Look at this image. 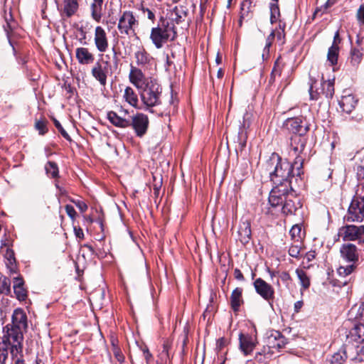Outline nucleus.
Returning a JSON list of instances; mask_svg holds the SVG:
<instances>
[{
    "instance_id": "nucleus-1",
    "label": "nucleus",
    "mask_w": 364,
    "mask_h": 364,
    "mask_svg": "<svg viewBox=\"0 0 364 364\" xmlns=\"http://www.w3.org/2000/svg\"><path fill=\"white\" fill-rule=\"evenodd\" d=\"M265 166L274 185L269 193V203L277 205L282 201V195L287 193V188L292 187L293 180L296 182L298 178H301V174L297 175L296 166L294 163L282 160L276 153L271 155Z\"/></svg>"
},
{
    "instance_id": "nucleus-2",
    "label": "nucleus",
    "mask_w": 364,
    "mask_h": 364,
    "mask_svg": "<svg viewBox=\"0 0 364 364\" xmlns=\"http://www.w3.org/2000/svg\"><path fill=\"white\" fill-rule=\"evenodd\" d=\"M27 320H11L4 328V334L0 338V364H4L10 348L12 357L22 353L23 339L21 328H26Z\"/></svg>"
},
{
    "instance_id": "nucleus-3",
    "label": "nucleus",
    "mask_w": 364,
    "mask_h": 364,
    "mask_svg": "<svg viewBox=\"0 0 364 364\" xmlns=\"http://www.w3.org/2000/svg\"><path fill=\"white\" fill-rule=\"evenodd\" d=\"M262 349L255 354V358L259 363L264 362L265 358H270L274 353L279 352L287 345L286 338L279 331L267 330L263 336Z\"/></svg>"
},
{
    "instance_id": "nucleus-4",
    "label": "nucleus",
    "mask_w": 364,
    "mask_h": 364,
    "mask_svg": "<svg viewBox=\"0 0 364 364\" xmlns=\"http://www.w3.org/2000/svg\"><path fill=\"white\" fill-rule=\"evenodd\" d=\"M176 37L174 26L164 17L160 18L157 26L152 28L150 33V38L158 49L161 48L168 40L173 41Z\"/></svg>"
},
{
    "instance_id": "nucleus-5",
    "label": "nucleus",
    "mask_w": 364,
    "mask_h": 364,
    "mask_svg": "<svg viewBox=\"0 0 364 364\" xmlns=\"http://www.w3.org/2000/svg\"><path fill=\"white\" fill-rule=\"evenodd\" d=\"M140 97L145 109L152 112V107L161 104L162 87L156 80L149 82L145 87L139 90Z\"/></svg>"
},
{
    "instance_id": "nucleus-6",
    "label": "nucleus",
    "mask_w": 364,
    "mask_h": 364,
    "mask_svg": "<svg viewBox=\"0 0 364 364\" xmlns=\"http://www.w3.org/2000/svg\"><path fill=\"white\" fill-rule=\"evenodd\" d=\"M344 220L351 223H361L364 220V196L358 191L351 199Z\"/></svg>"
},
{
    "instance_id": "nucleus-7",
    "label": "nucleus",
    "mask_w": 364,
    "mask_h": 364,
    "mask_svg": "<svg viewBox=\"0 0 364 364\" xmlns=\"http://www.w3.org/2000/svg\"><path fill=\"white\" fill-rule=\"evenodd\" d=\"M287 192L281 197L282 201L279 204L272 205L271 203L269 204L273 208L282 205V211L286 215H294L296 210L301 207L300 200L296 196L292 187L287 188Z\"/></svg>"
},
{
    "instance_id": "nucleus-8",
    "label": "nucleus",
    "mask_w": 364,
    "mask_h": 364,
    "mask_svg": "<svg viewBox=\"0 0 364 364\" xmlns=\"http://www.w3.org/2000/svg\"><path fill=\"white\" fill-rule=\"evenodd\" d=\"M304 136L301 134L293 135L290 139L289 153L290 156L295 157L294 164L296 166L298 176L302 173L304 159L301 156V154H302L306 144V139Z\"/></svg>"
},
{
    "instance_id": "nucleus-9",
    "label": "nucleus",
    "mask_w": 364,
    "mask_h": 364,
    "mask_svg": "<svg viewBox=\"0 0 364 364\" xmlns=\"http://www.w3.org/2000/svg\"><path fill=\"white\" fill-rule=\"evenodd\" d=\"M139 22L132 11H125L119 16L117 28L122 36H129L135 34V28Z\"/></svg>"
},
{
    "instance_id": "nucleus-10",
    "label": "nucleus",
    "mask_w": 364,
    "mask_h": 364,
    "mask_svg": "<svg viewBox=\"0 0 364 364\" xmlns=\"http://www.w3.org/2000/svg\"><path fill=\"white\" fill-rule=\"evenodd\" d=\"M339 235L343 241H357L359 244H364V225H344L339 229Z\"/></svg>"
},
{
    "instance_id": "nucleus-11",
    "label": "nucleus",
    "mask_w": 364,
    "mask_h": 364,
    "mask_svg": "<svg viewBox=\"0 0 364 364\" xmlns=\"http://www.w3.org/2000/svg\"><path fill=\"white\" fill-rule=\"evenodd\" d=\"M287 129L294 135H305L309 130V124L306 119L302 116L288 118L284 123Z\"/></svg>"
},
{
    "instance_id": "nucleus-12",
    "label": "nucleus",
    "mask_w": 364,
    "mask_h": 364,
    "mask_svg": "<svg viewBox=\"0 0 364 364\" xmlns=\"http://www.w3.org/2000/svg\"><path fill=\"white\" fill-rule=\"evenodd\" d=\"M149 124V117L144 113H136L133 115L132 119L129 120V127L133 128L136 136L138 137H142L146 134Z\"/></svg>"
},
{
    "instance_id": "nucleus-13",
    "label": "nucleus",
    "mask_w": 364,
    "mask_h": 364,
    "mask_svg": "<svg viewBox=\"0 0 364 364\" xmlns=\"http://www.w3.org/2000/svg\"><path fill=\"white\" fill-rule=\"evenodd\" d=\"M130 82L134 85L139 90L145 87L149 82L155 80L151 77H146L141 69L131 65L130 72L129 74Z\"/></svg>"
},
{
    "instance_id": "nucleus-14",
    "label": "nucleus",
    "mask_w": 364,
    "mask_h": 364,
    "mask_svg": "<svg viewBox=\"0 0 364 364\" xmlns=\"http://www.w3.org/2000/svg\"><path fill=\"white\" fill-rule=\"evenodd\" d=\"M255 291L264 300L269 301L274 297V288L262 278H257L253 283Z\"/></svg>"
},
{
    "instance_id": "nucleus-15",
    "label": "nucleus",
    "mask_w": 364,
    "mask_h": 364,
    "mask_svg": "<svg viewBox=\"0 0 364 364\" xmlns=\"http://www.w3.org/2000/svg\"><path fill=\"white\" fill-rule=\"evenodd\" d=\"M341 257L346 262L357 264L359 252L357 246L352 243L343 244L340 248Z\"/></svg>"
},
{
    "instance_id": "nucleus-16",
    "label": "nucleus",
    "mask_w": 364,
    "mask_h": 364,
    "mask_svg": "<svg viewBox=\"0 0 364 364\" xmlns=\"http://www.w3.org/2000/svg\"><path fill=\"white\" fill-rule=\"evenodd\" d=\"M94 42L97 50L100 53H105L109 48V40L105 30L100 26L95 29Z\"/></svg>"
},
{
    "instance_id": "nucleus-17",
    "label": "nucleus",
    "mask_w": 364,
    "mask_h": 364,
    "mask_svg": "<svg viewBox=\"0 0 364 364\" xmlns=\"http://www.w3.org/2000/svg\"><path fill=\"white\" fill-rule=\"evenodd\" d=\"M103 63L105 64L104 66L102 64L97 63L92 69V75L102 86H105L107 84L109 63L105 61Z\"/></svg>"
},
{
    "instance_id": "nucleus-18",
    "label": "nucleus",
    "mask_w": 364,
    "mask_h": 364,
    "mask_svg": "<svg viewBox=\"0 0 364 364\" xmlns=\"http://www.w3.org/2000/svg\"><path fill=\"white\" fill-rule=\"evenodd\" d=\"M239 343L240 349L245 355L250 354L256 346V343L252 336L242 333L239 335Z\"/></svg>"
},
{
    "instance_id": "nucleus-19",
    "label": "nucleus",
    "mask_w": 364,
    "mask_h": 364,
    "mask_svg": "<svg viewBox=\"0 0 364 364\" xmlns=\"http://www.w3.org/2000/svg\"><path fill=\"white\" fill-rule=\"evenodd\" d=\"M75 56L81 65H89L94 62L95 56L88 48L80 47L75 50Z\"/></svg>"
},
{
    "instance_id": "nucleus-20",
    "label": "nucleus",
    "mask_w": 364,
    "mask_h": 364,
    "mask_svg": "<svg viewBox=\"0 0 364 364\" xmlns=\"http://www.w3.org/2000/svg\"><path fill=\"white\" fill-rule=\"evenodd\" d=\"M239 240L243 245L248 243L251 239V225L248 220L240 223L238 229Z\"/></svg>"
},
{
    "instance_id": "nucleus-21",
    "label": "nucleus",
    "mask_w": 364,
    "mask_h": 364,
    "mask_svg": "<svg viewBox=\"0 0 364 364\" xmlns=\"http://www.w3.org/2000/svg\"><path fill=\"white\" fill-rule=\"evenodd\" d=\"M188 14V9L185 6L178 5L176 6L170 13V18L172 21H175L177 24L185 21Z\"/></svg>"
},
{
    "instance_id": "nucleus-22",
    "label": "nucleus",
    "mask_w": 364,
    "mask_h": 364,
    "mask_svg": "<svg viewBox=\"0 0 364 364\" xmlns=\"http://www.w3.org/2000/svg\"><path fill=\"white\" fill-rule=\"evenodd\" d=\"M357 100L354 95H348L343 96L339 101V105L342 110L348 114H350L355 107Z\"/></svg>"
},
{
    "instance_id": "nucleus-23",
    "label": "nucleus",
    "mask_w": 364,
    "mask_h": 364,
    "mask_svg": "<svg viewBox=\"0 0 364 364\" xmlns=\"http://www.w3.org/2000/svg\"><path fill=\"white\" fill-rule=\"evenodd\" d=\"M107 119L111 124L119 128L129 127V120L119 116L115 112H107Z\"/></svg>"
},
{
    "instance_id": "nucleus-24",
    "label": "nucleus",
    "mask_w": 364,
    "mask_h": 364,
    "mask_svg": "<svg viewBox=\"0 0 364 364\" xmlns=\"http://www.w3.org/2000/svg\"><path fill=\"white\" fill-rule=\"evenodd\" d=\"M79 9L78 0H63V14L68 18L75 15Z\"/></svg>"
},
{
    "instance_id": "nucleus-25",
    "label": "nucleus",
    "mask_w": 364,
    "mask_h": 364,
    "mask_svg": "<svg viewBox=\"0 0 364 364\" xmlns=\"http://www.w3.org/2000/svg\"><path fill=\"white\" fill-rule=\"evenodd\" d=\"M123 98L129 105L134 108L139 109L138 95L135 91L130 87H127L124 90Z\"/></svg>"
},
{
    "instance_id": "nucleus-26",
    "label": "nucleus",
    "mask_w": 364,
    "mask_h": 364,
    "mask_svg": "<svg viewBox=\"0 0 364 364\" xmlns=\"http://www.w3.org/2000/svg\"><path fill=\"white\" fill-rule=\"evenodd\" d=\"M242 289L240 287L235 288L230 296V304L232 309L237 311L242 304H243L242 299Z\"/></svg>"
},
{
    "instance_id": "nucleus-27",
    "label": "nucleus",
    "mask_w": 364,
    "mask_h": 364,
    "mask_svg": "<svg viewBox=\"0 0 364 364\" xmlns=\"http://www.w3.org/2000/svg\"><path fill=\"white\" fill-rule=\"evenodd\" d=\"M311 84L309 90L310 99L312 100H318L324 96L322 93V87H318V82L316 80L310 78Z\"/></svg>"
},
{
    "instance_id": "nucleus-28",
    "label": "nucleus",
    "mask_w": 364,
    "mask_h": 364,
    "mask_svg": "<svg viewBox=\"0 0 364 364\" xmlns=\"http://www.w3.org/2000/svg\"><path fill=\"white\" fill-rule=\"evenodd\" d=\"M4 257L6 259V266L9 274H13L17 273V267L14 252L11 250H7Z\"/></svg>"
},
{
    "instance_id": "nucleus-29",
    "label": "nucleus",
    "mask_w": 364,
    "mask_h": 364,
    "mask_svg": "<svg viewBox=\"0 0 364 364\" xmlns=\"http://www.w3.org/2000/svg\"><path fill=\"white\" fill-rule=\"evenodd\" d=\"M255 6V0H244L241 4L240 21L248 18L253 12Z\"/></svg>"
},
{
    "instance_id": "nucleus-30",
    "label": "nucleus",
    "mask_w": 364,
    "mask_h": 364,
    "mask_svg": "<svg viewBox=\"0 0 364 364\" xmlns=\"http://www.w3.org/2000/svg\"><path fill=\"white\" fill-rule=\"evenodd\" d=\"M320 85L324 97L327 99L332 98L334 95V80H323Z\"/></svg>"
},
{
    "instance_id": "nucleus-31",
    "label": "nucleus",
    "mask_w": 364,
    "mask_h": 364,
    "mask_svg": "<svg viewBox=\"0 0 364 364\" xmlns=\"http://www.w3.org/2000/svg\"><path fill=\"white\" fill-rule=\"evenodd\" d=\"M103 0H93L91 4V14L92 17L97 22H100L102 18V8Z\"/></svg>"
},
{
    "instance_id": "nucleus-32",
    "label": "nucleus",
    "mask_w": 364,
    "mask_h": 364,
    "mask_svg": "<svg viewBox=\"0 0 364 364\" xmlns=\"http://www.w3.org/2000/svg\"><path fill=\"white\" fill-rule=\"evenodd\" d=\"M339 54V47L338 45H332L328 50L327 54V60L330 63L331 65L335 66L337 65L338 58Z\"/></svg>"
},
{
    "instance_id": "nucleus-33",
    "label": "nucleus",
    "mask_w": 364,
    "mask_h": 364,
    "mask_svg": "<svg viewBox=\"0 0 364 364\" xmlns=\"http://www.w3.org/2000/svg\"><path fill=\"white\" fill-rule=\"evenodd\" d=\"M246 125L249 127V123L247 124L246 119L244 117L242 125L240 127V130L237 136V142L240 147V149H243L246 146L247 133L245 131Z\"/></svg>"
},
{
    "instance_id": "nucleus-34",
    "label": "nucleus",
    "mask_w": 364,
    "mask_h": 364,
    "mask_svg": "<svg viewBox=\"0 0 364 364\" xmlns=\"http://www.w3.org/2000/svg\"><path fill=\"white\" fill-rule=\"evenodd\" d=\"M350 318H364V302L354 305L349 311Z\"/></svg>"
},
{
    "instance_id": "nucleus-35",
    "label": "nucleus",
    "mask_w": 364,
    "mask_h": 364,
    "mask_svg": "<svg viewBox=\"0 0 364 364\" xmlns=\"http://www.w3.org/2000/svg\"><path fill=\"white\" fill-rule=\"evenodd\" d=\"M11 293V280L0 273V294L9 295Z\"/></svg>"
},
{
    "instance_id": "nucleus-36",
    "label": "nucleus",
    "mask_w": 364,
    "mask_h": 364,
    "mask_svg": "<svg viewBox=\"0 0 364 364\" xmlns=\"http://www.w3.org/2000/svg\"><path fill=\"white\" fill-rule=\"evenodd\" d=\"M138 65H144L149 63L150 57L144 49H140L134 54Z\"/></svg>"
},
{
    "instance_id": "nucleus-37",
    "label": "nucleus",
    "mask_w": 364,
    "mask_h": 364,
    "mask_svg": "<svg viewBox=\"0 0 364 364\" xmlns=\"http://www.w3.org/2000/svg\"><path fill=\"white\" fill-rule=\"evenodd\" d=\"M45 170L46 174L51 178H55L58 176V166L54 161H48L45 165Z\"/></svg>"
},
{
    "instance_id": "nucleus-38",
    "label": "nucleus",
    "mask_w": 364,
    "mask_h": 364,
    "mask_svg": "<svg viewBox=\"0 0 364 364\" xmlns=\"http://www.w3.org/2000/svg\"><path fill=\"white\" fill-rule=\"evenodd\" d=\"M296 274L303 289H308L310 287V279L306 272L301 269H296Z\"/></svg>"
},
{
    "instance_id": "nucleus-39",
    "label": "nucleus",
    "mask_w": 364,
    "mask_h": 364,
    "mask_svg": "<svg viewBox=\"0 0 364 364\" xmlns=\"http://www.w3.org/2000/svg\"><path fill=\"white\" fill-rule=\"evenodd\" d=\"M356 267L357 264L353 263H351L350 264L346 266H340L337 269V273L340 277H346L350 275L352 272H353Z\"/></svg>"
},
{
    "instance_id": "nucleus-40",
    "label": "nucleus",
    "mask_w": 364,
    "mask_h": 364,
    "mask_svg": "<svg viewBox=\"0 0 364 364\" xmlns=\"http://www.w3.org/2000/svg\"><path fill=\"white\" fill-rule=\"evenodd\" d=\"M346 359V353L344 351H339L331 356L329 363L330 364H343Z\"/></svg>"
},
{
    "instance_id": "nucleus-41",
    "label": "nucleus",
    "mask_w": 364,
    "mask_h": 364,
    "mask_svg": "<svg viewBox=\"0 0 364 364\" xmlns=\"http://www.w3.org/2000/svg\"><path fill=\"white\" fill-rule=\"evenodd\" d=\"M270 9V22L272 24L279 21L280 17V10L278 4L271 3Z\"/></svg>"
},
{
    "instance_id": "nucleus-42",
    "label": "nucleus",
    "mask_w": 364,
    "mask_h": 364,
    "mask_svg": "<svg viewBox=\"0 0 364 364\" xmlns=\"http://www.w3.org/2000/svg\"><path fill=\"white\" fill-rule=\"evenodd\" d=\"M356 177L358 184L364 190V158L361 160L360 164L356 168Z\"/></svg>"
},
{
    "instance_id": "nucleus-43",
    "label": "nucleus",
    "mask_w": 364,
    "mask_h": 364,
    "mask_svg": "<svg viewBox=\"0 0 364 364\" xmlns=\"http://www.w3.org/2000/svg\"><path fill=\"white\" fill-rule=\"evenodd\" d=\"M275 38V33L274 31L271 32V33L267 36L266 40V43L264 48L263 49L262 58L266 59L269 56V48L272 46L274 39Z\"/></svg>"
},
{
    "instance_id": "nucleus-44",
    "label": "nucleus",
    "mask_w": 364,
    "mask_h": 364,
    "mask_svg": "<svg viewBox=\"0 0 364 364\" xmlns=\"http://www.w3.org/2000/svg\"><path fill=\"white\" fill-rule=\"evenodd\" d=\"M301 228L299 225H295L292 226L289 231V234L291 235V239L294 241V242L301 243Z\"/></svg>"
},
{
    "instance_id": "nucleus-45",
    "label": "nucleus",
    "mask_w": 364,
    "mask_h": 364,
    "mask_svg": "<svg viewBox=\"0 0 364 364\" xmlns=\"http://www.w3.org/2000/svg\"><path fill=\"white\" fill-rule=\"evenodd\" d=\"M363 54L358 48L351 50L350 53V63L353 66H357L361 62Z\"/></svg>"
},
{
    "instance_id": "nucleus-46",
    "label": "nucleus",
    "mask_w": 364,
    "mask_h": 364,
    "mask_svg": "<svg viewBox=\"0 0 364 364\" xmlns=\"http://www.w3.org/2000/svg\"><path fill=\"white\" fill-rule=\"evenodd\" d=\"M279 60H276L274 63V68L272 70L270 78H269V82L272 83L276 80V78L277 77H280L282 74V68H280L279 65Z\"/></svg>"
},
{
    "instance_id": "nucleus-47",
    "label": "nucleus",
    "mask_w": 364,
    "mask_h": 364,
    "mask_svg": "<svg viewBox=\"0 0 364 364\" xmlns=\"http://www.w3.org/2000/svg\"><path fill=\"white\" fill-rule=\"evenodd\" d=\"M351 333L358 336V338L364 341V324H355L353 328L352 329Z\"/></svg>"
},
{
    "instance_id": "nucleus-48",
    "label": "nucleus",
    "mask_w": 364,
    "mask_h": 364,
    "mask_svg": "<svg viewBox=\"0 0 364 364\" xmlns=\"http://www.w3.org/2000/svg\"><path fill=\"white\" fill-rule=\"evenodd\" d=\"M301 250V242H294V244H292L289 249V255L292 257L297 258L300 255Z\"/></svg>"
},
{
    "instance_id": "nucleus-49",
    "label": "nucleus",
    "mask_w": 364,
    "mask_h": 364,
    "mask_svg": "<svg viewBox=\"0 0 364 364\" xmlns=\"http://www.w3.org/2000/svg\"><path fill=\"white\" fill-rule=\"evenodd\" d=\"M14 294H16V297L19 301H25L27 296L26 290L24 288V286L21 287H18L16 289H14Z\"/></svg>"
},
{
    "instance_id": "nucleus-50",
    "label": "nucleus",
    "mask_w": 364,
    "mask_h": 364,
    "mask_svg": "<svg viewBox=\"0 0 364 364\" xmlns=\"http://www.w3.org/2000/svg\"><path fill=\"white\" fill-rule=\"evenodd\" d=\"M54 124L55 127L58 129V131L60 132L62 136L67 139L68 141H71V138L70 135L68 134V132L63 129L60 123L57 120L54 119Z\"/></svg>"
},
{
    "instance_id": "nucleus-51",
    "label": "nucleus",
    "mask_w": 364,
    "mask_h": 364,
    "mask_svg": "<svg viewBox=\"0 0 364 364\" xmlns=\"http://www.w3.org/2000/svg\"><path fill=\"white\" fill-rule=\"evenodd\" d=\"M36 129L38 131L40 134H44L47 132L48 129L45 121H38L36 122Z\"/></svg>"
},
{
    "instance_id": "nucleus-52",
    "label": "nucleus",
    "mask_w": 364,
    "mask_h": 364,
    "mask_svg": "<svg viewBox=\"0 0 364 364\" xmlns=\"http://www.w3.org/2000/svg\"><path fill=\"white\" fill-rule=\"evenodd\" d=\"M215 307L213 305L208 306L203 314V318H210L215 316Z\"/></svg>"
},
{
    "instance_id": "nucleus-53",
    "label": "nucleus",
    "mask_w": 364,
    "mask_h": 364,
    "mask_svg": "<svg viewBox=\"0 0 364 364\" xmlns=\"http://www.w3.org/2000/svg\"><path fill=\"white\" fill-rule=\"evenodd\" d=\"M72 202L79 208L81 213H85L87 210V205L84 201L72 200Z\"/></svg>"
},
{
    "instance_id": "nucleus-54",
    "label": "nucleus",
    "mask_w": 364,
    "mask_h": 364,
    "mask_svg": "<svg viewBox=\"0 0 364 364\" xmlns=\"http://www.w3.org/2000/svg\"><path fill=\"white\" fill-rule=\"evenodd\" d=\"M11 318H27V316L22 309L18 308L14 310Z\"/></svg>"
},
{
    "instance_id": "nucleus-55",
    "label": "nucleus",
    "mask_w": 364,
    "mask_h": 364,
    "mask_svg": "<svg viewBox=\"0 0 364 364\" xmlns=\"http://www.w3.org/2000/svg\"><path fill=\"white\" fill-rule=\"evenodd\" d=\"M6 24L4 25V30L9 34V31L12 30V28L14 26V22L12 21V17L11 14H9V18L7 17H5Z\"/></svg>"
},
{
    "instance_id": "nucleus-56",
    "label": "nucleus",
    "mask_w": 364,
    "mask_h": 364,
    "mask_svg": "<svg viewBox=\"0 0 364 364\" xmlns=\"http://www.w3.org/2000/svg\"><path fill=\"white\" fill-rule=\"evenodd\" d=\"M14 282V289H18V287H21L24 286V281L22 277L18 276L14 278L13 279Z\"/></svg>"
},
{
    "instance_id": "nucleus-57",
    "label": "nucleus",
    "mask_w": 364,
    "mask_h": 364,
    "mask_svg": "<svg viewBox=\"0 0 364 364\" xmlns=\"http://www.w3.org/2000/svg\"><path fill=\"white\" fill-rule=\"evenodd\" d=\"M357 18L360 24H364V4H361L358 10Z\"/></svg>"
},
{
    "instance_id": "nucleus-58",
    "label": "nucleus",
    "mask_w": 364,
    "mask_h": 364,
    "mask_svg": "<svg viewBox=\"0 0 364 364\" xmlns=\"http://www.w3.org/2000/svg\"><path fill=\"white\" fill-rule=\"evenodd\" d=\"M65 211H66V213L68 214V215L72 220H75V216H76V211H75V208L70 205H66L65 207Z\"/></svg>"
},
{
    "instance_id": "nucleus-59",
    "label": "nucleus",
    "mask_w": 364,
    "mask_h": 364,
    "mask_svg": "<svg viewBox=\"0 0 364 364\" xmlns=\"http://www.w3.org/2000/svg\"><path fill=\"white\" fill-rule=\"evenodd\" d=\"M141 11L144 15H146L147 18L151 20L152 22L155 20V14L154 13L148 8L142 7Z\"/></svg>"
},
{
    "instance_id": "nucleus-60",
    "label": "nucleus",
    "mask_w": 364,
    "mask_h": 364,
    "mask_svg": "<svg viewBox=\"0 0 364 364\" xmlns=\"http://www.w3.org/2000/svg\"><path fill=\"white\" fill-rule=\"evenodd\" d=\"M228 344V341L225 338L222 337L217 340L216 343V350L218 351H220L226 345Z\"/></svg>"
},
{
    "instance_id": "nucleus-61",
    "label": "nucleus",
    "mask_w": 364,
    "mask_h": 364,
    "mask_svg": "<svg viewBox=\"0 0 364 364\" xmlns=\"http://www.w3.org/2000/svg\"><path fill=\"white\" fill-rule=\"evenodd\" d=\"M74 232H75V236L77 238L82 239L84 237V233H83V230H82V228L75 227L74 228Z\"/></svg>"
},
{
    "instance_id": "nucleus-62",
    "label": "nucleus",
    "mask_w": 364,
    "mask_h": 364,
    "mask_svg": "<svg viewBox=\"0 0 364 364\" xmlns=\"http://www.w3.org/2000/svg\"><path fill=\"white\" fill-rule=\"evenodd\" d=\"M114 354L119 361H122L124 360V357L118 348H115L114 349Z\"/></svg>"
},
{
    "instance_id": "nucleus-63",
    "label": "nucleus",
    "mask_w": 364,
    "mask_h": 364,
    "mask_svg": "<svg viewBox=\"0 0 364 364\" xmlns=\"http://www.w3.org/2000/svg\"><path fill=\"white\" fill-rule=\"evenodd\" d=\"M234 276H235V279H237V280H243L244 279L243 274L239 269H235L234 270Z\"/></svg>"
},
{
    "instance_id": "nucleus-64",
    "label": "nucleus",
    "mask_w": 364,
    "mask_h": 364,
    "mask_svg": "<svg viewBox=\"0 0 364 364\" xmlns=\"http://www.w3.org/2000/svg\"><path fill=\"white\" fill-rule=\"evenodd\" d=\"M21 357H22V354L20 353L17 355V357H15L16 359L14 362V364H26L25 363V361L21 359Z\"/></svg>"
}]
</instances>
